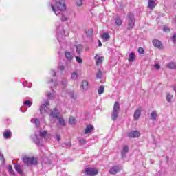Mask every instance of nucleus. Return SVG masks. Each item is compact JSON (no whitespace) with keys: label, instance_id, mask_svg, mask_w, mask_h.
<instances>
[{"label":"nucleus","instance_id":"58836bf2","mask_svg":"<svg viewBox=\"0 0 176 176\" xmlns=\"http://www.w3.org/2000/svg\"><path fill=\"white\" fill-rule=\"evenodd\" d=\"M24 105H25L26 107H31V105H32V102L30 100H26L24 102Z\"/></svg>","mask_w":176,"mask_h":176},{"label":"nucleus","instance_id":"f257e3e1","mask_svg":"<svg viewBox=\"0 0 176 176\" xmlns=\"http://www.w3.org/2000/svg\"><path fill=\"white\" fill-rule=\"evenodd\" d=\"M51 9L56 16H58L60 12H63L67 9L65 0H54V3L51 4Z\"/></svg>","mask_w":176,"mask_h":176},{"label":"nucleus","instance_id":"4be33fe9","mask_svg":"<svg viewBox=\"0 0 176 176\" xmlns=\"http://www.w3.org/2000/svg\"><path fill=\"white\" fill-rule=\"evenodd\" d=\"M3 137L6 140L10 138V137H12V132H10V131H9V130L5 131L3 133Z\"/></svg>","mask_w":176,"mask_h":176},{"label":"nucleus","instance_id":"ea45409f","mask_svg":"<svg viewBox=\"0 0 176 176\" xmlns=\"http://www.w3.org/2000/svg\"><path fill=\"white\" fill-rule=\"evenodd\" d=\"M8 171L10 173V174L14 175V172L13 171V168H12V165H8Z\"/></svg>","mask_w":176,"mask_h":176},{"label":"nucleus","instance_id":"f3484780","mask_svg":"<svg viewBox=\"0 0 176 176\" xmlns=\"http://www.w3.org/2000/svg\"><path fill=\"white\" fill-rule=\"evenodd\" d=\"M81 87H82V90L86 91V90H87V89H89V82H87V80H84L82 82Z\"/></svg>","mask_w":176,"mask_h":176},{"label":"nucleus","instance_id":"7ed1b4c3","mask_svg":"<svg viewBox=\"0 0 176 176\" xmlns=\"http://www.w3.org/2000/svg\"><path fill=\"white\" fill-rule=\"evenodd\" d=\"M47 137V131H36L35 133V135L34 138V141L35 144L39 145L41 142L42 141V138H46Z\"/></svg>","mask_w":176,"mask_h":176},{"label":"nucleus","instance_id":"a211bd4d","mask_svg":"<svg viewBox=\"0 0 176 176\" xmlns=\"http://www.w3.org/2000/svg\"><path fill=\"white\" fill-rule=\"evenodd\" d=\"M94 130L93 125H88L85 129V134H89Z\"/></svg>","mask_w":176,"mask_h":176},{"label":"nucleus","instance_id":"37998d69","mask_svg":"<svg viewBox=\"0 0 176 176\" xmlns=\"http://www.w3.org/2000/svg\"><path fill=\"white\" fill-rule=\"evenodd\" d=\"M80 145H85L86 144V140L85 139H80L79 140Z\"/></svg>","mask_w":176,"mask_h":176},{"label":"nucleus","instance_id":"2eb2a0df","mask_svg":"<svg viewBox=\"0 0 176 176\" xmlns=\"http://www.w3.org/2000/svg\"><path fill=\"white\" fill-rule=\"evenodd\" d=\"M65 56L68 61H72L74 59V54L71 52H65Z\"/></svg>","mask_w":176,"mask_h":176},{"label":"nucleus","instance_id":"13d9d810","mask_svg":"<svg viewBox=\"0 0 176 176\" xmlns=\"http://www.w3.org/2000/svg\"><path fill=\"white\" fill-rule=\"evenodd\" d=\"M174 91H175V93H176V86H175V87H174Z\"/></svg>","mask_w":176,"mask_h":176},{"label":"nucleus","instance_id":"4d7b16f0","mask_svg":"<svg viewBox=\"0 0 176 176\" xmlns=\"http://www.w3.org/2000/svg\"><path fill=\"white\" fill-rule=\"evenodd\" d=\"M21 112H25V111H22V109H20Z\"/></svg>","mask_w":176,"mask_h":176},{"label":"nucleus","instance_id":"c85d7f7f","mask_svg":"<svg viewBox=\"0 0 176 176\" xmlns=\"http://www.w3.org/2000/svg\"><path fill=\"white\" fill-rule=\"evenodd\" d=\"M69 124H76V120L74 117H71L69 119Z\"/></svg>","mask_w":176,"mask_h":176},{"label":"nucleus","instance_id":"a19ab883","mask_svg":"<svg viewBox=\"0 0 176 176\" xmlns=\"http://www.w3.org/2000/svg\"><path fill=\"white\" fill-rule=\"evenodd\" d=\"M76 60L77 63H78V64H82V63H83L82 58H80L79 56H76Z\"/></svg>","mask_w":176,"mask_h":176},{"label":"nucleus","instance_id":"cd10ccee","mask_svg":"<svg viewBox=\"0 0 176 176\" xmlns=\"http://www.w3.org/2000/svg\"><path fill=\"white\" fill-rule=\"evenodd\" d=\"M173 95L170 94V93H168L166 94V101L168 102H171V100H173Z\"/></svg>","mask_w":176,"mask_h":176},{"label":"nucleus","instance_id":"bb28decb","mask_svg":"<svg viewBox=\"0 0 176 176\" xmlns=\"http://www.w3.org/2000/svg\"><path fill=\"white\" fill-rule=\"evenodd\" d=\"M14 168L19 174H23V170H21V167H20V165H15Z\"/></svg>","mask_w":176,"mask_h":176},{"label":"nucleus","instance_id":"09e8293b","mask_svg":"<svg viewBox=\"0 0 176 176\" xmlns=\"http://www.w3.org/2000/svg\"><path fill=\"white\" fill-rule=\"evenodd\" d=\"M154 68H155V69H157V70L160 69V65H159V64L154 65Z\"/></svg>","mask_w":176,"mask_h":176},{"label":"nucleus","instance_id":"603ef678","mask_svg":"<svg viewBox=\"0 0 176 176\" xmlns=\"http://www.w3.org/2000/svg\"><path fill=\"white\" fill-rule=\"evenodd\" d=\"M98 46L99 47H101L102 46V43H101V41L98 40Z\"/></svg>","mask_w":176,"mask_h":176},{"label":"nucleus","instance_id":"2f4dec72","mask_svg":"<svg viewBox=\"0 0 176 176\" xmlns=\"http://www.w3.org/2000/svg\"><path fill=\"white\" fill-rule=\"evenodd\" d=\"M48 83H50V86H51V89L53 88V86H57V85H58V82H57V80L53 81V80H51V81Z\"/></svg>","mask_w":176,"mask_h":176},{"label":"nucleus","instance_id":"6ab92c4d","mask_svg":"<svg viewBox=\"0 0 176 176\" xmlns=\"http://www.w3.org/2000/svg\"><path fill=\"white\" fill-rule=\"evenodd\" d=\"M102 38L104 42H108V41H109V39L111 38V36L108 33H103L102 34Z\"/></svg>","mask_w":176,"mask_h":176},{"label":"nucleus","instance_id":"473e14b6","mask_svg":"<svg viewBox=\"0 0 176 176\" xmlns=\"http://www.w3.org/2000/svg\"><path fill=\"white\" fill-rule=\"evenodd\" d=\"M72 79L76 80L78 79V72L75 71L72 74Z\"/></svg>","mask_w":176,"mask_h":176},{"label":"nucleus","instance_id":"3c124183","mask_svg":"<svg viewBox=\"0 0 176 176\" xmlns=\"http://www.w3.org/2000/svg\"><path fill=\"white\" fill-rule=\"evenodd\" d=\"M59 68H60V71H64L65 67L63 65H60V66H59Z\"/></svg>","mask_w":176,"mask_h":176},{"label":"nucleus","instance_id":"b1692460","mask_svg":"<svg viewBox=\"0 0 176 176\" xmlns=\"http://www.w3.org/2000/svg\"><path fill=\"white\" fill-rule=\"evenodd\" d=\"M168 68H170V69H176V64L173 62H170L167 64Z\"/></svg>","mask_w":176,"mask_h":176},{"label":"nucleus","instance_id":"1a4fd4ad","mask_svg":"<svg viewBox=\"0 0 176 176\" xmlns=\"http://www.w3.org/2000/svg\"><path fill=\"white\" fill-rule=\"evenodd\" d=\"M85 173L87 175L94 176L98 174V170L96 168H87L85 169Z\"/></svg>","mask_w":176,"mask_h":176},{"label":"nucleus","instance_id":"e433bc0d","mask_svg":"<svg viewBox=\"0 0 176 176\" xmlns=\"http://www.w3.org/2000/svg\"><path fill=\"white\" fill-rule=\"evenodd\" d=\"M69 97H71L72 98V100H76V95L75 94V93L74 92H70L69 93Z\"/></svg>","mask_w":176,"mask_h":176},{"label":"nucleus","instance_id":"0eeeda50","mask_svg":"<svg viewBox=\"0 0 176 176\" xmlns=\"http://www.w3.org/2000/svg\"><path fill=\"white\" fill-rule=\"evenodd\" d=\"M57 39L58 42H61L62 39H64V38L65 37V32H64V28H63V26H60L57 28Z\"/></svg>","mask_w":176,"mask_h":176},{"label":"nucleus","instance_id":"49530a36","mask_svg":"<svg viewBox=\"0 0 176 176\" xmlns=\"http://www.w3.org/2000/svg\"><path fill=\"white\" fill-rule=\"evenodd\" d=\"M163 31L164 32H170V28H168V27H164L163 28Z\"/></svg>","mask_w":176,"mask_h":176},{"label":"nucleus","instance_id":"6e6552de","mask_svg":"<svg viewBox=\"0 0 176 176\" xmlns=\"http://www.w3.org/2000/svg\"><path fill=\"white\" fill-rule=\"evenodd\" d=\"M50 105V102L49 101L45 102L44 104L41 107L40 112L41 115L43 113H47L49 112V106Z\"/></svg>","mask_w":176,"mask_h":176},{"label":"nucleus","instance_id":"4c0bfd02","mask_svg":"<svg viewBox=\"0 0 176 176\" xmlns=\"http://www.w3.org/2000/svg\"><path fill=\"white\" fill-rule=\"evenodd\" d=\"M85 32H86L87 35L89 36H91V35H93L92 29H89L88 30H86Z\"/></svg>","mask_w":176,"mask_h":176},{"label":"nucleus","instance_id":"a878e982","mask_svg":"<svg viewBox=\"0 0 176 176\" xmlns=\"http://www.w3.org/2000/svg\"><path fill=\"white\" fill-rule=\"evenodd\" d=\"M82 50H83V46L82 45H78L76 46V52L78 54H80V53H82Z\"/></svg>","mask_w":176,"mask_h":176},{"label":"nucleus","instance_id":"9d476101","mask_svg":"<svg viewBox=\"0 0 176 176\" xmlns=\"http://www.w3.org/2000/svg\"><path fill=\"white\" fill-rule=\"evenodd\" d=\"M119 171H122V166H120L119 165H116V166L111 167L109 170L110 174H113V175H115V174L119 173Z\"/></svg>","mask_w":176,"mask_h":176},{"label":"nucleus","instance_id":"c9c22d12","mask_svg":"<svg viewBox=\"0 0 176 176\" xmlns=\"http://www.w3.org/2000/svg\"><path fill=\"white\" fill-rule=\"evenodd\" d=\"M104 86H100L98 90V94H102V93H104Z\"/></svg>","mask_w":176,"mask_h":176},{"label":"nucleus","instance_id":"5fc2aeb1","mask_svg":"<svg viewBox=\"0 0 176 176\" xmlns=\"http://www.w3.org/2000/svg\"><path fill=\"white\" fill-rule=\"evenodd\" d=\"M52 72H53L52 76H56V72L54 70H52Z\"/></svg>","mask_w":176,"mask_h":176},{"label":"nucleus","instance_id":"412c9836","mask_svg":"<svg viewBox=\"0 0 176 176\" xmlns=\"http://www.w3.org/2000/svg\"><path fill=\"white\" fill-rule=\"evenodd\" d=\"M127 152H129V146H124L121 151L122 157H126V153H127Z\"/></svg>","mask_w":176,"mask_h":176},{"label":"nucleus","instance_id":"8fccbe9b","mask_svg":"<svg viewBox=\"0 0 176 176\" xmlns=\"http://www.w3.org/2000/svg\"><path fill=\"white\" fill-rule=\"evenodd\" d=\"M67 80L66 79H63L62 81V85H63V86H67Z\"/></svg>","mask_w":176,"mask_h":176},{"label":"nucleus","instance_id":"864d4df0","mask_svg":"<svg viewBox=\"0 0 176 176\" xmlns=\"http://www.w3.org/2000/svg\"><path fill=\"white\" fill-rule=\"evenodd\" d=\"M60 135H56V140L57 141H60Z\"/></svg>","mask_w":176,"mask_h":176},{"label":"nucleus","instance_id":"393cba45","mask_svg":"<svg viewBox=\"0 0 176 176\" xmlns=\"http://www.w3.org/2000/svg\"><path fill=\"white\" fill-rule=\"evenodd\" d=\"M134 58H135V54H134V52H131L129 54V61L130 63H133L134 62Z\"/></svg>","mask_w":176,"mask_h":176},{"label":"nucleus","instance_id":"6e6d98bb","mask_svg":"<svg viewBox=\"0 0 176 176\" xmlns=\"http://www.w3.org/2000/svg\"><path fill=\"white\" fill-rule=\"evenodd\" d=\"M66 145L67 146H71V142L67 143Z\"/></svg>","mask_w":176,"mask_h":176},{"label":"nucleus","instance_id":"de8ad7c7","mask_svg":"<svg viewBox=\"0 0 176 176\" xmlns=\"http://www.w3.org/2000/svg\"><path fill=\"white\" fill-rule=\"evenodd\" d=\"M172 41L173 42H174V43H175L176 42V33H175L172 37Z\"/></svg>","mask_w":176,"mask_h":176},{"label":"nucleus","instance_id":"ddd939ff","mask_svg":"<svg viewBox=\"0 0 176 176\" xmlns=\"http://www.w3.org/2000/svg\"><path fill=\"white\" fill-rule=\"evenodd\" d=\"M94 59L96 60V65H101V64H102L104 57H102L100 55H96L95 57H94Z\"/></svg>","mask_w":176,"mask_h":176},{"label":"nucleus","instance_id":"423d86ee","mask_svg":"<svg viewBox=\"0 0 176 176\" xmlns=\"http://www.w3.org/2000/svg\"><path fill=\"white\" fill-rule=\"evenodd\" d=\"M135 23V18H134V15L133 13L129 12L128 14V30H133L134 28Z\"/></svg>","mask_w":176,"mask_h":176},{"label":"nucleus","instance_id":"aec40b11","mask_svg":"<svg viewBox=\"0 0 176 176\" xmlns=\"http://www.w3.org/2000/svg\"><path fill=\"white\" fill-rule=\"evenodd\" d=\"M151 120H156L157 118V111L156 110L153 111L151 113Z\"/></svg>","mask_w":176,"mask_h":176},{"label":"nucleus","instance_id":"a18cd8bd","mask_svg":"<svg viewBox=\"0 0 176 176\" xmlns=\"http://www.w3.org/2000/svg\"><path fill=\"white\" fill-rule=\"evenodd\" d=\"M76 3L77 6H80L83 3V1L82 0H76Z\"/></svg>","mask_w":176,"mask_h":176},{"label":"nucleus","instance_id":"4468645a","mask_svg":"<svg viewBox=\"0 0 176 176\" xmlns=\"http://www.w3.org/2000/svg\"><path fill=\"white\" fill-rule=\"evenodd\" d=\"M140 116H141V107L138 108L133 115L134 120H138L140 119Z\"/></svg>","mask_w":176,"mask_h":176},{"label":"nucleus","instance_id":"dca6fc26","mask_svg":"<svg viewBox=\"0 0 176 176\" xmlns=\"http://www.w3.org/2000/svg\"><path fill=\"white\" fill-rule=\"evenodd\" d=\"M148 9H151V10H153V9L156 8V3L155 2V0H148Z\"/></svg>","mask_w":176,"mask_h":176},{"label":"nucleus","instance_id":"39448f33","mask_svg":"<svg viewBox=\"0 0 176 176\" xmlns=\"http://www.w3.org/2000/svg\"><path fill=\"white\" fill-rule=\"evenodd\" d=\"M23 160L25 164H27V166H35V164H37L38 163V160L34 157H28L25 156L23 157Z\"/></svg>","mask_w":176,"mask_h":176},{"label":"nucleus","instance_id":"f8f14e48","mask_svg":"<svg viewBox=\"0 0 176 176\" xmlns=\"http://www.w3.org/2000/svg\"><path fill=\"white\" fill-rule=\"evenodd\" d=\"M153 45L155 47H157V49H163V44H162V41L157 39L153 41Z\"/></svg>","mask_w":176,"mask_h":176},{"label":"nucleus","instance_id":"c03bdc74","mask_svg":"<svg viewBox=\"0 0 176 176\" xmlns=\"http://www.w3.org/2000/svg\"><path fill=\"white\" fill-rule=\"evenodd\" d=\"M138 53H140V54H144V53H145V51L144 50V48L139 47L138 48Z\"/></svg>","mask_w":176,"mask_h":176},{"label":"nucleus","instance_id":"20e7f679","mask_svg":"<svg viewBox=\"0 0 176 176\" xmlns=\"http://www.w3.org/2000/svg\"><path fill=\"white\" fill-rule=\"evenodd\" d=\"M119 112H120V104H119V102H116L114 103L113 111L111 113V119L113 120V122L118 119V116H119Z\"/></svg>","mask_w":176,"mask_h":176},{"label":"nucleus","instance_id":"f704fd0d","mask_svg":"<svg viewBox=\"0 0 176 176\" xmlns=\"http://www.w3.org/2000/svg\"><path fill=\"white\" fill-rule=\"evenodd\" d=\"M102 78V72L99 70L96 74V78L101 79Z\"/></svg>","mask_w":176,"mask_h":176},{"label":"nucleus","instance_id":"5701e85b","mask_svg":"<svg viewBox=\"0 0 176 176\" xmlns=\"http://www.w3.org/2000/svg\"><path fill=\"white\" fill-rule=\"evenodd\" d=\"M31 122L34 123V124L36 125V127H39V124H41L39 120L36 118H32L31 120Z\"/></svg>","mask_w":176,"mask_h":176},{"label":"nucleus","instance_id":"7c9ffc66","mask_svg":"<svg viewBox=\"0 0 176 176\" xmlns=\"http://www.w3.org/2000/svg\"><path fill=\"white\" fill-rule=\"evenodd\" d=\"M60 16L61 21H68V17L63 14H58Z\"/></svg>","mask_w":176,"mask_h":176},{"label":"nucleus","instance_id":"c756f323","mask_svg":"<svg viewBox=\"0 0 176 176\" xmlns=\"http://www.w3.org/2000/svg\"><path fill=\"white\" fill-rule=\"evenodd\" d=\"M47 96L48 98H50V100H54V98H55L54 92H53V93L48 92L47 94Z\"/></svg>","mask_w":176,"mask_h":176},{"label":"nucleus","instance_id":"f03ea898","mask_svg":"<svg viewBox=\"0 0 176 176\" xmlns=\"http://www.w3.org/2000/svg\"><path fill=\"white\" fill-rule=\"evenodd\" d=\"M60 115V112L57 109H54L53 110H51V112L50 113V117L51 119H58L59 124L60 126H65V120H63V118L58 117Z\"/></svg>","mask_w":176,"mask_h":176},{"label":"nucleus","instance_id":"9b49d317","mask_svg":"<svg viewBox=\"0 0 176 176\" xmlns=\"http://www.w3.org/2000/svg\"><path fill=\"white\" fill-rule=\"evenodd\" d=\"M141 135V133L138 131H131L128 133V137L129 138H138Z\"/></svg>","mask_w":176,"mask_h":176},{"label":"nucleus","instance_id":"72a5a7b5","mask_svg":"<svg viewBox=\"0 0 176 176\" xmlns=\"http://www.w3.org/2000/svg\"><path fill=\"white\" fill-rule=\"evenodd\" d=\"M115 23H116V24H117V25L120 26V25H122V19H120L119 18H116Z\"/></svg>","mask_w":176,"mask_h":176},{"label":"nucleus","instance_id":"79ce46f5","mask_svg":"<svg viewBox=\"0 0 176 176\" xmlns=\"http://www.w3.org/2000/svg\"><path fill=\"white\" fill-rule=\"evenodd\" d=\"M0 160H1V163L5 164V158H3V155L0 152Z\"/></svg>","mask_w":176,"mask_h":176}]
</instances>
